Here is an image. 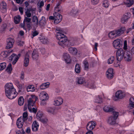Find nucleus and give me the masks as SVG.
<instances>
[{
  "label": "nucleus",
  "mask_w": 134,
  "mask_h": 134,
  "mask_svg": "<svg viewBox=\"0 0 134 134\" xmlns=\"http://www.w3.org/2000/svg\"><path fill=\"white\" fill-rule=\"evenodd\" d=\"M5 88L6 95L8 98L12 99L16 96L17 93L12 83L6 84Z\"/></svg>",
  "instance_id": "nucleus-1"
},
{
  "label": "nucleus",
  "mask_w": 134,
  "mask_h": 134,
  "mask_svg": "<svg viewBox=\"0 0 134 134\" xmlns=\"http://www.w3.org/2000/svg\"><path fill=\"white\" fill-rule=\"evenodd\" d=\"M56 30L59 32H57L56 37L57 39L59 41L58 42V44L62 46L64 43L67 41V38L66 36L61 32L62 30L59 28H57Z\"/></svg>",
  "instance_id": "nucleus-2"
},
{
  "label": "nucleus",
  "mask_w": 134,
  "mask_h": 134,
  "mask_svg": "<svg viewBox=\"0 0 134 134\" xmlns=\"http://www.w3.org/2000/svg\"><path fill=\"white\" fill-rule=\"evenodd\" d=\"M125 30L126 29L125 27H122L118 30L111 31L108 34V37L110 39H114L122 34Z\"/></svg>",
  "instance_id": "nucleus-3"
},
{
  "label": "nucleus",
  "mask_w": 134,
  "mask_h": 134,
  "mask_svg": "<svg viewBox=\"0 0 134 134\" xmlns=\"http://www.w3.org/2000/svg\"><path fill=\"white\" fill-rule=\"evenodd\" d=\"M37 99V98L35 96L31 95L30 97L27 100V106L30 111L32 110L31 107L34 106L36 101Z\"/></svg>",
  "instance_id": "nucleus-4"
},
{
  "label": "nucleus",
  "mask_w": 134,
  "mask_h": 134,
  "mask_svg": "<svg viewBox=\"0 0 134 134\" xmlns=\"http://www.w3.org/2000/svg\"><path fill=\"white\" fill-rule=\"evenodd\" d=\"M119 115L118 112L116 111H113V116L109 117L107 121L108 123L109 124L113 125L116 123V120L118 118Z\"/></svg>",
  "instance_id": "nucleus-5"
},
{
  "label": "nucleus",
  "mask_w": 134,
  "mask_h": 134,
  "mask_svg": "<svg viewBox=\"0 0 134 134\" xmlns=\"http://www.w3.org/2000/svg\"><path fill=\"white\" fill-rule=\"evenodd\" d=\"M125 52L122 48H119L116 51V59L120 61L122 60L124 56Z\"/></svg>",
  "instance_id": "nucleus-6"
},
{
  "label": "nucleus",
  "mask_w": 134,
  "mask_h": 134,
  "mask_svg": "<svg viewBox=\"0 0 134 134\" xmlns=\"http://www.w3.org/2000/svg\"><path fill=\"white\" fill-rule=\"evenodd\" d=\"M133 57L132 54L131 52L128 51L125 52L124 57L125 61L128 62H131L132 60Z\"/></svg>",
  "instance_id": "nucleus-7"
},
{
  "label": "nucleus",
  "mask_w": 134,
  "mask_h": 134,
  "mask_svg": "<svg viewBox=\"0 0 134 134\" xmlns=\"http://www.w3.org/2000/svg\"><path fill=\"white\" fill-rule=\"evenodd\" d=\"M131 15V14L129 13H127L125 14L121 18V23L124 24L126 23L130 17Z\"/></svg>",
  "instance_id": "nucleus-8"
},
{
  "label": "nucleus",
  "mask_w": 134,
  "mask_h": 134,
  "mask_svg": "<svg viewBox=\"0 0 134 134\" xmlns=\"http://www.w3.org/2000/svg\"><path fill=\"white\" fill-rule=\"evenodd\" d=\"M54 16H55V18L54 23L56 24H58L62 20V16L58 13H54Z\"/></svg>",
  "instance_id": "nucleus-9"
},
{
  "label": "nucleus",
  "mask_w": 134,
  "mask_h": 134,
  "mask_svg": "<svg viewBox=\"0 0 134 134\" xmlns=\"http://www.w3.org/2000/svg\"><path fill=\"white\" fill-rule=\"evenodd\" d=\"M96 125V122L93 121H90L87 124L86 129L89 131H91L95 127Z\"/></svg>",
  "instance_id": "nucleus-10"
},
{
  "label": "nucleus",
  "mask_w": 134,
  "mask_h": 134,
  "mask_svg": "<svg viewBox=\"0 0 134 134\" xmlns=\"http://www.w3.org/2000/svg\"><path fill=\"white\" fill-rule=\"evenodd\" d=\"M31 54L30 52L29 51L27 52L26 53L24 57V65L25 66H27L29 63V55Z\"/></svg>",
  "instance_id": "nucleus-11"
},
{
  "label": "nucleus",
  "mask_w": 134,
  "mask_h": 134,
  "mask_svg": "<svg viewBox=\"0 0 134 134\" xmlns=\"http://www.w3.org/2000/svg\"><path fill=\"white\" fill-rule=\"evenodd\" d=\"M14 42V41L13 39L10 38H8L7 40V48L9 49L12 47Z\"/></svg>",
  "instance_id": "nucleus-12"
},
{
  "label": "nucleus",
  "mask_w": 134,
  "mask_h": 134,
  "mask_svg": "<svg viewBox=\"0 0 134 134\" xmlns=\"http://www.w3.org/2000/svg\"><path fill=\"white\" fill-rule=\"evenodd\" d=\"M120 41L121 40L118 39H117L113 41V45L115 48L116 49H119L121 46Z\"/></svg>",
  "instance_id": "nucleus-13"
},
{
  "label": "nucleus",
  "mask_w": 134,
  "mask_h": 134,
  "mask_svg": "<svg viewBox=\"0 0 134 134\" xmlns=\"http://www.w3.org/2000/svg\"><path fill=\"white\" fill-rule=\"evenodd\" d=\"M20 55V54H18L17 56H16L15 55V54L13 53L9 58V60L11 61L13 59V58H12V57H15L14 60L12 62V64L13 65L15 64L18 61Z\"/></svg>",
  "instance_id": "nucleus-14"
},
{
  "label": "nucleus",
  "mask_w": 134,
  "mask_h": 134,
  "mask_svg": "<svg viewBox=\"0 0 134 134\" xmlns=\"http://www.w3.org/2000/svg\"><path fill=\"white\" fill-rule=\"evenodd\" d=\"M39 96L41 100H46L48 99L49 97L47 93L45 92H42L39 94Z\"/></svg>",
  "instance_id": "nucleus-15"
},
{
  "label": "nucleus",
  "mask_w": 134,
  "mask_h": 134,
  "mask_svg": "<svg viewBox=\"0 0 134 134\" xmlns=\"http://www.w3.org/2000/svg\"><path fill=\"white\" fill-rule=\"evenodd\" d=\"M106 75L107 78L109 79L112 78L113 77V70L112 68H109L107 71Z\"/></svg>",
  "instance_id": "nucleus-16"
},
{
  "label": "nucleus",
  "mask_w": 134,
  "mask_h": 134,
  "mask_svg": "<svg viewBox=\"0 0 134 134\" xmlns=\"http://www.w3.org/2000/svg\"><path fill=\"white\" fill-rule=\"evenodd\" d=\"M63 56L65 61L67 63L70 64L71 63V59L69 54L67 53H64Z\"/></svg>",
  "instance_id": "nucleus-17"
},
{
  "label": "nucleus",
  "mask_w": 134,
  "mask_h": 134,
  "mask_svg": "<svg viewBox=\"0 0 134 134\" xmlns=\"http://www.w3.org/2000/svg\"><path fill=\"white\" fill-rule=\"evenodd\" d=\"M32 58L34 60H37L39 57V53L37 50H34L33 51L32 54Z\"/></svg>",
  "instance_id": "nucleus-18"
},
{
  "label": "nucleus",
  "mask_w": 134,
  "mask_h": 134,
  "mask_svg": "<svg viewBox=\"0 0 134 134\" xmlns=\"http://www.w3.org/2000/svg\"><path fill=\"white\" fill-rule=\"evenodd\" d=\"M46 111L49 114L54 115L56 114V113L55 111V109L52 107H47L46 108Z\"/></svg>",
  "instance_id": "nucleus-19"
},
{
  "label": "nucleus",
  "mask_w": 134,
  "mask_h": 134,
  "mask_svg": "<svg viewBox=\"0 0 134 134\" xmlns=\"http://www.w3.org/2000/svg\"><path fill=\"white\" fill-rule=\"evenodd\" d=\"M24 121H23L22 117H20L17 119L16 122V125L19 128H21L22 127Z\"/></svg>",
  "instance_id": "nucleus-20"
},
{
  "label": "nucleus",
  "mask_w": 134,
  "mask_h": 134,
  "mask_svg": "<svg viewBox=\"0 0 134 134\" xmlns=\"http://www.w3.org/2000/svg\"><path fill=\"white\" fill-rule=\"evenodd\" d=\"M54 102V104L56 106H59L62 104L63 100L62 98L58 97L55 99Z\"/></svg>",
  "instance_id": "nucleus-21"
},
{
  "label": "nucleus",
  "mask_w": 134,
  "mask_h": 134,
  "mask_svg": "<svg viewBox=\"0 0 134 134\" xmlns=\"http://www.w3.org/2000/svg\"><path fill=\"white\" fill-rule=\"evenodd\" d=\"M125 96V93L122 91H118L116 93L115 96L118 98L121 99L124 97Z\"/></svg>",
  "instance_id": "nucleus-22"
},
{
  "label": "nucleus",
  "mask_w": 134,
  "mask_h": 134,
  "mask_svg": "<svg viewBox=\"0 0 134 134\" xmlns=\"http://www.w3.org/2000/svg\"><path fill=\"white\" fill-rule=\"evenodd\" d=\"M39 127V125L36 121H34L32 125V130L33 131H37Z\"/></svg>",
  "instance_id": "nucleus-23"
},
{
  "label": "nucleus",
  "mask_w": 134,
  "mask_h": 134,
  "mask_svg": "<svg viewBox=\"0 0 134 134\" xmlns=\"http://www.w3.org/2000/svg\"><path fill=\"white\" fill-rule=\"evenodd\" d=\"M46 21L45 18L42 16L39 21V24L41 27H44L46 25Z\"/></svg>",
  "instance_id": "nucleus-24"
},
{
  "label": "nucleus",
  "mask_w": 134,
  "mask_h": 134,
  "mask_svg": "<svg viewBox=\"0 0 134 134\" xmlns=\"http://www.w3.org/2000/svg\"><path fill=\"white\" fill-rule=\"evenodd\" d=\"M32 21L34 23L33 24L34 27H37L38 26V19L36 16L35 15L33 16L32 19Z\"/></svg>",
  "instance_id": "nucleus-25"
},
{
  "label": "nucleus",
  "mask_w": 134,
  "mask_h": 134,
  "mask_svg": "<svg viewBox=\"0 0 134 134\" xmlns=\"http://www.w3.org/2000/svg\"><path fill=\"white\" fill-rule=\"evenodd\" d=\"M8 52L7 51L2 52L0 55V59L1 60H5L8 56Z\"/></svg>",
  "instance_id": "nucleus-26"
},
{
  "label": "nucleus",
  "mask_w": 134,
  "mask_h": 134,
  "mask_svg": "<svg viewBox=\"0 0 134 134\" xmlns=\"http://www.w3.org/2000/svg\"><path fill=\"white\" fill-rule=\"evenodd\" d=\"M77 82L79 84H83L85 82L84 78L83 77H77L76 78Z\"/></svg>",
  "instance_id": "nucleus-27"
},
{
  "label": "nucleus",
  "mask_w": 134,
  "mask_h": 134,
  "mask_svg": "<svg viewBox=\"0 0 134 134\" xmlns=\"http://www.w3.org/2000/svg\"><path fill=\"white\" fill-rule=\"evenodd\" d=\"M78 10L76 8H72L69 13V14L72 16H75L78 13Z\"/></svg>",
  "instance_id": "nucleus-28"
},
{
  "label": "nucleus",
  "mask_w": 134,
  "mask_h": 134,
  "mask_svg": "<svg viewBox=\"0 0 134 134\" xmlns=\"http://www.w3.org/2000/svg\"><path fill=\"white\" fill-rule=\"evenodd\" d=\"M68 51L70 53L74 55H76L77 53V50L75 48L70 47Z\"/></svg>",
  "instance_id": "nucleus-29"
},
{
  "label": "nucleus",
  "mask_w": 134,
  "mask_h": 134,
  "mask_svg": "<svg viewBox=\"0 0 134 134\" xmlns=\"http://www.w3.org/2000/svg\"><path fill=\"white\" fill-rule=\"evenodd\" d=\"M75 72L79 74L81 72V67L78 64H76L75 67Z\"/></svg>",
  "instance_id": "nucleus-30"
},
{
  "label": "nucleus",
  "mask_w": 134,
  "mask_h": 134,
  "mask_svg": "<svg viewBox=\"0 0 134 134\" xmlns=\"http://www.w3.org/2000/svg\"><path fill=\"white\" fill-rule=\"evenodd\" d=\"M49 85V82H46L43 83L40 86V88L42 90L48 87Z\"/></svg>",
  "instance_id": "nucleus-31"
},
{
  "label": "nucleus",
  "mask_w": 134,
  "mask_h": 134,
  "mask_svg": "<svg viewBox=\"0 0 134 134\" xmlns=\"http://www.w3.org/2000/svg\"><path fill=\"white\" fill-rule=\"evenodd\" d=\"M27 89L28 92H34L35 91V88L33 85H31L28 86Z\"/></svg>",
  "instance_id": "nucleus-32"
},
{
  "label": "nucleus",
  "mask_w": 134,
  "mask_h": 134,
  "mask_svg": "<svg viewBox=\"0 0 134 134\" xmlns=\"http://www.w3.org/2000/svg\"><path fill=\"white\" fill-rule=\"evenodd\" d=\"M43 113L41 111H38L36 115V118L38 120H41L43 116Z\"/></svg>",
  "instance_id": "nucleus-33"
},
{
  "label": "nucleus",
  "mask_w": 134,
  "mask_h": 134,
  "mask_svg": "<svg viewBox=\"0 0 134 134\" xmlns=\"http://www.w3.org/2000/svg\"><path fill=\"white\" fill-rule=\"evenodd\" d=\"M21 17L19 15L14 17V21L15 24H17L19 23L20 21Z\"/></svg>",
  "instance_id": "nucleus-34"
},
{
  "label": "nucleus",
  "mask_w": 134,
  "mask_h": 134,
  "mask_svg": "<svg viewBox=\"0 0 134 134\" xmlns=\"http://www.w3.org/2000/svg\"><path fill=\"white\" fill-rule=\"evenodd\" d=\"M103 109L105 111L107 112L113 111H113H114L112 108H110L107 106H105L103 108Z\"/></svg>",
  "instance_id": "nucleus-35"
},
{
  "label": "nucleus",
  "mask_w": 134,
  "mask_h": 134,
  "mask_svg": "<svg viewBox=\"0 0 134 134\" xmlns=\"http://www.w3.org/2000/svg\"><path fill=\"white\" fill-rule=\"evenodd\" d=\"M24 99L23 97H20L18 100V103L19 105H22L24 103Z\"/></svg>",
  "instance_id": "nucleus-36"
},
{
  "label": "nucleus",
  "mask_w": 134,
  "mask_h": 134,
  "mask_svg": "<svg viewBox=\"0 0 134 134\" xmlns=\"http://www.w3.org/2000/svg\"><path fill=\"white\" fill-rule=\"evenodd\" d=\"M83 63L84 66V69L85 70H88L89 68V64L87 60H84Z\"/></svg>",
  "instance_id": "nucleus-37"
},
{
  "label": "nucleus",
  "mask_w": 134,
  "mask_h": 134,
  "mask_svg": "<svg viewBox=\"0 0 134 134\" xmlns=\"http://www.w3.org/2000/svg\"><path fill=\"white\" fill-rule=\"evenodd\" d=\"M115 58L114 57H110L108 60L107 63L108 64H112L114 62Z\"/></svg>",
  "instance_id": "nucleus-38"
},
{
  "label": "nucleus",
  "mask_w": 134,
  "mask_h": 134,
  "mask_svg": "<svg viewBox=\"0 0 134 134\" xmlns=\"http://www.w3.org/2000/svg\"><path fill=\"white\" fill-rule=\"evenodd\" d=\"M129 104L131 107H133L134 106V98L131 97L130 99Z\"/></svg>",
  "instance_id": "nucleus-39"
},
{
  "label": "nucleus",
  "mask_w": 134,
  "mask_h": 134,
  "mask_svg": "<svg viewBox=\"0 0 134 134\" xmlns=\"http://www.w3.org/2000/svg\"><path fill=\"white\" fill-rule=\"evenodd\" d=\"M44 3L43 1H39L37 3V5L38 8H41L44 6Z\"/></svg>",
  "instance_id": "nucleus-40"
},
{
  "label": "nucleus",
  "mask_w": 134,
  "mask_h": 134,
  "mask_svg": "<svg viewBox=\"0 0 134 134\" xmlns=\"http://www.w3.org/2000/svg\"><path fill=\"white\" fill-rule=\"evenodd\" d=\"M6 64L5 63L3 62L0 63V70L4 69L6 67Z\"/></svg>",
  "instance_id": "nucleus-41"
},
{
  "label": "nucleus",
  "mask_w": 134,
  "mask_h": 134,
  "mask_svg": "<svg viewBox=\"0 0 134 134\" xmlns=\"http://www.w3.org/2000/svg\"><path fill=\"white\" fill-rule=\"evenodd\" d=\"M12 65L10 64H9L8 66L6 71L10 73L12 70Z\"/></svg>",
  "instance_id": "nucleus-42"
},
{
  "label": "nucleus",
  "mask_w": 134,
  "mask_h": 134,
  "mask_svg": "<svg viewBox=\"0 0 134 134\" xmlns=\"http://www.w3.org/2000/svg\"><path fill=\"white\" fill-rule=\"evenodd\" d=\"M95 102L97 103H101L102 102V98L99 95L98 96L96 99Z\"/></svg>",
  "instance_id": "nucleus-43"
},
{
  "label": "nucleus",
  "mask_w": 134,
  "mask_h": 134,
  "mask_svg": "<svg viewBox=\"0 0 134 134\" xmlns=\"http://www.w3.org/2000/svg\"><path fill=\"white\" fill-rule=\"evenodd\" d=\"M22 118H23V121H24V122L28 118L27 113V112H25L23 113V117Z\"/></svg>",
  "instance_id": "nucleus-44"
},
{
  "label": "nucleus",
  "mask_w": 134,
  "mask_h": 134,
  "mask_svg": "<svg viewBox=\"0 0 134 134\" xmlns=\"http://www.w3.org/2000/svg\"><path fill=\"white\" fill-rule=\"evenodd\" d=\"M103 6L105 8H108L109 5L108 1L107 0L104 1L103 3Z\"/></svg>",
  "instance_id": "nucleus-45"
},
{
  "label": "nucleus",
  "mask_w": 134,
  "mask_h": 134,
  "mask_svg": "<svg viewBox=\"0 0 134 134\" xmlns=\"http://www.w3.org/2000/svg\"><path fill=\"white\" fill-rule=\"evenodd\" d=\"M31 20V18H29L25 17V19L24 20V23H30Z\"/></svg>",
  "instance_id": "nucleus-46"
},
{
  "label": "nucleus",
  "mask_w": 134,
  "mask_h": 134,
  "mask_svg": "<svg viewBox=\"0 0 134 134\" xmlns=\"http://www.w3.org/2000/svg\"><path fill=\"white\" fill-rule=\"evenodd\" d=\"M124 3L126 5L127 7H131L132 5L133 4V2L132 1H129V2L127 3L124 2Z\"/></svg>",
  "instance_id": "nucleus-47"
},
{
  "label": "nucleus",
  "mask_w": 134,
  "mask_h": 134,
  "mask_svg": "<svg viewBox=\"0 0 134 134\" xmlns=\"http://www.w3.org/2000/svg\"><path fill=\"white\" fill-rule=\"evenodd\" d=\"M16 134H25V132L23 129H21L20 130H16Z\"/></svg>",
  "instance_id": "nucleus-48"
},
{
  "label": "nucleus",
  "mask_w": 134,
  "mask_h": 134,
  "mask_svg": "<svg viewBox=\"0 0 134 134\" xmlns=\"http://www.w3.org/2000/svg\"><path fill=\"white\" fill-rule=\"evenodd\" d=\"M38 34V32L36 31H32V32L31 35L32 36V38L34 37L37 35Z\"/></svg>",
  "instance_id": "nucleus-49"
},
{
  "label": "nucleus",
  "mask_w": 134,
  "mask_h": 134,
  "mask_svg": "<svg viewBox=\"0 0 134 134\" xmlns=\"http://www.w3.org/2000/svg\"><path fill=\"white\" fill-rule=\"evenodd\" d=\"M25 15L26 16V17L30 18L31 17V12L27 10V11L25 12Z\"/></svg>",
  "instance_id": "nucleus-50"
},
{
  "label": "nucleus",
  "mask_w": 134,
  "mask_h": 134,
  "mask_svg": "<svg viewBox=\"0 0 134 134\" xmlns=\"http://www.w3.org/2000/svg\"><path fill=\"white\" fill-rule=\"evenodd\" d=\"M40 40L41 42L44 44H46L48 42L47 40L44 38L41 39Z\"/></svg>",
  "instance_id": "nucleus-51"
},
{
  "label": "nucleus",
  "mask_w": 134,
  "mask_h": 134,
  "mask_svg": "<svg viewBox=\"0 0 134 134\" xmlns=\"http://www.w3.org/2000/svg\"><path fill=\"white\" fill-rule=\"evenodd\" d=\"M40 121L43 123H45L47 122L48 120L47 119L41 118V120H40Z\"/></svg>",
  "instance_id": "nucleus-52"
},
{
  "label": "nucleus",
  "mask_w": 134,
  "mask_h": 134,
  "mask_svg": "<svg viewBox=\"0 0 134 134\" xmlns=\"http://www.w3.org/2000/svg\"><path fill=\"white\" fill-rule=\"evenodd\" d=\"M123 48L125 49H127V41L126 40L124 41Z\"/></svg>",
  "instance_id": "nucleus-53"
},
{
  "label": "nucleus",
  "mask_w": 134,
  "mask_h": 134,
  "mask_svg": "<svg viewBox=\"0 0 134 134\" xmlns=\"http://www.w3.org/2000/svg\"><path fill=\"white\" fill-rule=\"evenodd\" d=\"M45 100H42V102L41 103V104L42 106H45L46 105L47 103Z\"/></svg>",
  "instance_id": "nucleus-54"
},
{
  "label": "nucleus",
  "mask_w": 134,
  "mask_h": 134,
  "mask_svg": "<svg viewBox=\"0 0 134 134\" xmlns=\"http://www.w3.org/2000/svg\"><path fill=\"white\" fill-rule=\"evenodd\" d=\"M91 2L94 4H97L99 2V0H91Z\"/></svg>",
  "instance_id": "nucleus-55"
},
{
  "label": "nucleus",
  "mask_w": 134,
  "mask_h": 134,
  "mask_svg": "<svg viewBox=\"0 0 134 134\" xmlns=\"http://www.w3.org/2000/svg\"><path fill=\"white\" fill-rule=\"evenodd\" d=\"M120 64V62L119 61L117 62L116 63H114V66L116 67H118V66H119Z\"/></svg>",
  "instance_id": "nucleus-56"
},
{
  "label": "nucleus",
  "mask_w": 134,
  "mask_h": 134,
  "mask_svg": "<svg viewBox=\"0 0 134 134\" xmlns=\"http://www.w3.org/2000/svg\"><path fill=\"white\" fill-rule=\"evenodd\" d=\"M7 25L6 24H4L2 25L1 27L3 29V30H4L6 28V27H7Z\"/></svg>",
  "instance_id": "nucleus-57"
},
{
  "label": "nucleus",
  "mask_w": 134,
  "mask_h": 134,
  "mask_svg": "<svg viewBox=\"0 0 134 134\" xmlns=\"http://www.w3.org/2000/svg\"><path fill=\"white\" fill-rule=\"evenodd\" d=\"M37 111V109H36L34 108H33L32 109V110L31 111V112H33L35 113Z\"/></svg>",
  "instance_id": "nucleus-58"
},
{
  "label": "nucleus",
  "mask_w": 134,
  "mask_h": 134,
  "mask_svg": "<svg viewBox=\"0 0 134 134\" xmlns=\"http://www.w3.org/2000/svg\"><path fill=\"white\" fill-rule=\"evenodd\" d=\"M24 78V74L23 72H22L21 74V76L20 77V79L21 80H23Z\"/></svg>",
  "instance_id": "nucleus-59"
},
{
  "label": "nucleus",
  "mask_w": 134,
  "mask_h": 134,
  "mask_svg": "<svg viewBox=\"0 0 134 134\" xmlns=\"http://www.w3.org/2000/svg\"><path fill=\"white\" fill-rule=\"evenodd\" d=\"M24 44V42L23 41H20L18 43V45L20 46H23Z\"/></svg>",
  "instance_id": "nucleus-60"
},
{
  "label": "nucleus",
  "mask_w": 134,
  "mask_h": 134,
  "mask_svg": "<svg viewBox=\"0 0 134 134\" xmlns=\"http://www.w3.org/2000/svg\"><path fill=\"white\" fill-rule=\"evenodd\" d=\"M19 10L21 14H22L23 13V8L22 7H19Z\"/></svg>",
  "instance_id": "nucleus-61"
},
{
  "label": "nucleus",
  "mask_w": 134,
  "mask_h": 134,
  "mask_svg": "<svg viewBox=\"0 0 134 134\" xmlns=\"http://www.w3.org/2000/svg\"><path fill=\"white\" fill-rule=\"evenodd\" d=\"M30 129L29 127L27 128L26 130V132L27 133H29L30 132Z\"/></svg>",
  "instance_id": "nucleus-62"
},
{
  "label": "nucleus",
  "mask_w": 134,
  "mask_h": 134,
  "mask_svg": "<svg viewBox=\"0 0 134 134\" xmlns=\"http://www.w3.org/2000/svg\"><path fill=\"white\" fill-rule=\"evenodd\" d=\"M26 25L27 27L29 29H30L32 28L31 25L30 23H26Z\"/></svg>",
  "instance_id": "nucleus-63"
},
{
  "label": "nucleus",
  "mask_w": 134,
  "mask_h": 134,
  "mask_svg": "<svg viewBox=\"0 0 134 134\" xmlns=\"http://www.w3.org/2000/svg\"><path fill=\"white\" fill-rule=\"evenodd\" d=\"M50 7V4H48L46 7V10L47 11H48L49 10V8Z\"/></svg>",
  "instance_id": "nucleus-64"
}]
</instances>
